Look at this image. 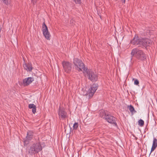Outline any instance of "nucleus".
<instances>
[{
	"label": "nucleus",
	"mask_w": 157,
	"mask_h": 157,
	"mask_svg": "<svg viewBox=\"0 0 157 157\" xmlns=\"http://www.w3.org/2000/svg\"><path fill=\"white\" fill-rule=\"evenodd\" d=\"M105 119L109 123L114 124L115 125H117L116 118L115 117L108 114Z\"/></svg>",
	"instance_id": "obj_10"
},
{
	"label": "nucleus",
	"mask_w": 157,
	"mask_h": 157,
	"mask_svg": "<svg viewBox=\"0 0 157 157\" xmlns=\"http://www.w3.org/2000/svg\"><path fill=\"white\" fill-rule=\"evenodd\" d=\"M131 44L137 45L139 47L149 46L152 43V41L148 39H144L135 36L131 41Z\"/></svg>",
	"instance_id": "obj_1"
},
{
	"label": "nucleus",
	"mask_w": 157,
	"mask_h": 157,
	"mask_svg": "<svg viewBox=\"0 0 157 157\" xmlns=\"http://www.w3.org/2000/svg\"><path fill=\"white\" fill-rule=\"evenodd\" d=\"M36 105L33 104H30L29 105V109H32Z\"/></svg>",
	"instance_id": "obj_20"
},
{
	"label": "nucleus",
	"mask_w": 157,
	"mask_h": 157,
	"mask_svg": "<svg viewBox=\"0 0 157 157\" xmlns=\"http://www.w3.org/2000/svg\"><path fill=\"white\" fill-rule=\"evenodd\" d=\"M58 112L60 119L63 120L67 117V113L64 108L59 106Z\"/></svg>",
	"instance_id": "obj_8"
},
{
	"label": "nucleus",
	"mask_w": 157,
	"mask_h": 157,
	"mask_svg": "<svg viewBox=\"0 0 157 157\" xmlns=\"http://www.w3.org/2000/svg\"><path fill=\"white\" fill-rule=\"evenodd\" d=\"M131 55L139 59L142 61L146 59V56L144 52L139 48H135L133 49L131 53Z\"/></svg>",
	"instance_id": "obj_2"
},
{
	"label": "nucleus",
	"mask_w": 157,
	"mask_h": 157,
	"mask_svg": "<svg viewBox=\"0 0 157 157\" xmlns=\"http://www.w3.org/2000/svg\"><path fill=\"white\" fill-rule=\"evenodd\" d=\"M42 147L40 143H34L31 145L29 149V153L31 155L38 153L42 150Z\"/></svg>",
	"instance_id": "obj_4"
},
{
	"label": "nucleus",
	"mask_w": 157,
	"mask_h": 157,
	"mask_svg": "<svg viewBox=\"0 0 157 157\" xmlns=\"http://www.w3.org/2000/svg\"><path fill=\"white\" fill-rule=\"evenodd\" d=\"M83 73L84 74L86 73L88 75L89 79L91 81L94 82L97 81L98 78V75L92 71H89L87 68L86 71H84Z\"/></svg>",
	"instance_id": "obj_6"
},
{
	"label": "nucleus",
	"mask_w": 157,
	"mask_h": 157,
	"mask_svg": "<svg viewBox=\"0 0 157 157\" xmlns=\"http://www.w3.org/2000/svg\"><path fill=\"white\" fill-rule=\"evenodd\" d=\"M76 4H80L81 2V0H73Z\"/></svg>",
	"instance_id": "obj_22"
},
{
	"label": "nucleus",
	"mask_w": 157,
	"mask_h": 157,
	"mask_svg": "<svg viewBox=\"0 0 157 157\" xmlns=\"http://www.w3.org/2000/svg\"><path fill=\"white\" fill-rule=\"evenodd\" d=\"M42 27L43 35L46 39L48 40H50V35L48 31L47 27L45 25V22H44L43 23Z\"/></svg>",
	"instance_id": "obj_7"
},
{
	"label": "nucleus",
	"mask_w": 157,
	"mask_h": 157,
	"mask_svg": "<svg viewBox=\"0 0 157 157\" xmlns=\"http://www.w3.org/2000/svg\"><path fill=\"white\" fill-rule=\"evenodd\" d=\"M73 63L75 69L78 71H82L83 73L86 71L87 68L85 67L84 63L81 60L75 58L73 59Z\"/></svg>",
	"instance_id": "obj_3"
},
{
	"label": "nucleus",
	"mask_w": 157,
	"mask_h": 157,
	"mask_svg": "<svg viewBox=\"0 0 157 157\" xmlns=\"http://www.w3.org/2000/svg\"><path fill=\"white\" fill-rule=\"evenodd\" d=\"M3 3L6 5H8L10 3V0H2Z\"/></svg>",
	"instance_id": "obj_18"
},
{
	"label": "nucleus",
	"mask_w": 157,
	"mask_h": 157,
	"mask_svg": "<svg viewBox=\"0 0 157 157\" xmlns=\"http://www.w3.org/2000/svg\"><path fill=\"white\" fill-rule=\"evenodd\" d=\"M23 65L24 69L28 71H32V68L31 65L30 64L25 63Z\"/></svg>",
	"instance_id": "obj_13"
},
{
	"label": "nucleus",
	"mask_w": 157,
	"mask_h": 157,
	"mask_svg": "<svg viewBox=\"0 0 157 157\" xmlns=\"http://www.w3.org/2000/svg\"><path fill=\"white\" fill-rule=\"evenodd\" d=\"M34 80L33 77H28L24 79L23 80V85L25 86H27L29 85Z\"/></svg>",
	"instance_id": "obj_12"
},
{
	"label": "nucleus",
	"mask_w": 157,
	"mask_h": 157,
	"mask_svg": "<svg viewBox=\"0 0 157 157\" xmlns=\"http://www.w3.org/2000/svg\"><path fill=\"white\" fill-rule=\"evenodd\" d=\"M78 127V123H75L73 125V129L76 130Z\"/></svg>",
	"instance_id": "obj_19"
},
{
	"label": "nucleus",
	"mask_w": 157,
	"mask_h": 157,
	"mask_svg": "<svg viewBox=\"0 0 157 157\" xmlns=\"http://www.w3.org/2000/svg\"><path fill=\"white\" fill-rule=\"evenodd\" d=\"M144 121L142 119H140L138 121V124L139 125L141 126H143L144 125Z\"/></svg>",
	"instance_id": "obj_16"
},
{
	"label": "nucleus",
	"mask_w": 157,
	"mask_h": 157,
	"mask_svg": "<svg viewBox=\"0 0 157 157\" xmlns=\"http://www.w3.org/2000/svg\"><path fill=\"white\" fill-rule=\"evenodd\" d=\"M98 85L96 84H93L89 89L86 94V96L89 98L92 97L98 89Z\"/></svg>",
	"instance_id": "obj_5"
},
{
	"label": "nucleus",
	"mask_w": 157,
	"mask_h": 157,
	"mask_svg": "<svg viewBox=\"0 0 157 157\" xmlns=\"http://www.w3.org/2000/svg\"><path fill=\"white\" fill-rule=\"evenodd\" d=\"M152 146L156 147H157V139L155 138H154Z\"/></svg>",
	"instance_id": "obj_15"
},
{
	"label": "nucleus",
	"mask_w": 157,
	"mask_h": 157,
	"mask_svg": "<svg viewBox=\"0 0 157 157\" xmlns=\"http://www.w3.org/2000/svg\"><path fill=\"white\" fill-rule=\"evenodd\" d=\"M124 0V2H125V0Z\"/></svg>",
	"instance_id": "obj_25"
},
{
	"label": "nucleus",
	"mask_w": 157,
	"mask_h": 157,
	"mask_svg": "<svg viewBox=\"0 0 157 157\" xmlns=\"http://www.w3.org/2000/svg\"><path fill=\"white\" fill-rule=\"evenodd\" d=\"M33 133L31 131H29L28 132L27 136L24 140V143L25 145H27L29 143V141L33 138Z\"/></svg>",
	"instance_id": "obj_11"
},
{
	"label": "nucleus",
	"mask_w": 157,
	"mask_h": 157,
	"mask_svg": "<svg viewBox=\"0 0 157 157\" xmlns=\"http://www.w3.org/2000/svg\"><path fill=\"white\" fill-rule=\"evenodd\" d=\"M32 112L33 114H35L36 112V106H35L33 108H32Z\"/></svg>",
	"instance_id": "obj_21"
},
{
	"label": "nucleus",
	"mask_w": 157,
	"mask_h": 157,
	"mask_svg": "<svg viewBox=\"0 0 157 157\" xmlns=\"http://www.w3.org/2000/svg\"><path fill=\"white\" fill-rule=\"evenodd\" d=\"M139 81L137 80V79H135L134 80V84L135 85H138L139 84Z\"/></svg>",
	"instance_id": "obj_23"
},
{
	"label": "nucleus",
	"mask_w": 157,
	"mask_h": 157,
	"mask_svg": "<svg viewBox=\"0 0 157 157\" xmlns=\"http://www.w3.org/2000/svg\"><path fill=\"white\" fill-rule=\"evenodd\" d=\"M62 64L64 71L67 72H69L71 69V65L68 62L63 61Z\"/></svg>",
	"instance_id": "obj_9"
},
{
	"label": "nucleus",
	"mask_w": 157,
	"mask_h": 157,
	"mask_svg": "<svg viewBox=\"0 0 157 157\" xmlns=\"http://www.w3.org/2000/svg\"><path fill=\"white\" fill-rule=\"evenodd\" d=\"M156 147L153 146H152V147L151 148V153L153 151Z\"/></svg>",
	"instance_id": "obj_24"
},
{
	"label": "nucleus",
	"mask_w": 157,
	"mask_h": 157,
	"mask_svg": "<svg viewBox=\"0 0 157 157\" xmlns=\"http://www.w3.org/2000/svg\"><path fill=\"white\" fill-rule=\"evenodd\" d=\"M107 113H106L103 110H101L100 111L99 115L100 117H102L103 118L105 119V117H106V115L107 114Z\"/></svg>",
	"instance_id": "obj_14"
},
{
	"label": "nucleus",
	"mask_w": 157,
	"mask_h": 157,
	"mask_svg": "<svg viewBox=\"0 0 157 157\" xmlns=\"http://www.w3.org/2000/svg\"><path fill=\"white\" fill-rule=\"evenodd\" d=\"M128 108L131 113H132L134 111H135L132 105H130L129 106H128Z\"/></svg>",
	"instance_id": "obj_17"
}]
</instances>
